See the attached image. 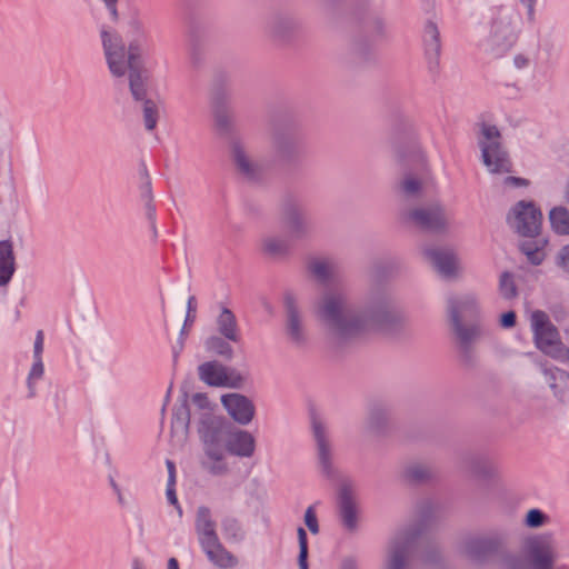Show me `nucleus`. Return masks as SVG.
<instances>
[{"label": "nucleus", "instance_id": "obj_1", "mask_svg": "<svg viewBox=\"0 0 569 569\" xmlns=\"http://www.w3.org/2000/svg\"><path fill=\"white\" fill-rule=\"evenodd\" d=\"M320 318L341 338L359 337L381 322L380 315L359 316L347 308L341 293L335 288L328 291L320 306Z\"/></svg>", "mask_w": 569, "mask_h": 569}, {"label": "nucleus", "instance_id": "obj_2", "mask_svg": "<svg viewBox=\"0 0 569 569\" xmlns=\"http://www.w3.org/2000/svg\"><path fill=\"white\" fill-rule=\"evenodd\" d=\"M146 37L141 40L130 42L128 57L126 59L124 48L121 39L116 34L102 31V43L109 69L114 76H123L127 68L130 70V90L136 100H142L146 96L140 54Z\"/></svg>", "mask_w": 569, "mask_h": 569}, {"label": "nucleus", "instance_id": "obj_3", "mask_svg": "<svg viewBox=\"0 0 569 569\" xmlns=\"http://www.w3.org/2000/svg\"><path fill=\"white\" fill-rule=\"evenodd\" d=\"M531 327L537 348L545 355L565 363L566 356H568L567 346L562 343L558 329L549 316L540 310L533 311Z\"/></svg>", "mask_w": 569, "mask_h": 569}, {"label": "nucleus", "instance_id": "obj_4", "mask_svg": "<svg viewBox=\"0 0 569 569\" xmlns=\"http://www.w3.org/2000/svg\"><path fill=\"white\" fill-rule=\"evenodd\" d=\"M480 148L486 167L493 173L511 171L512 163L507 152L501 147V136L496 126L482 122Z\"/></svg>", "mask_w": 569, "mask_h": 569}, {"label": "nucleus", "instance_id": "obj_5", "mask_svg": "<svg viewBox=\"0 0 569 569\" xmlns=\"http://www.w3.org/2000/svg\"><path fill=\"white\" fill-rule=\"evenodd\" d=\"M511 226L525 237H535L539 233L542 214L532 201H520L509 217Z\"/></svg>", "mask_w": 569, "mask_h": 569}, {"label": "nucleus", "instance_id": "obj_6", "mask_svg": "<svg viewBox=\"0 0 569 569\" xmlns=\"http://www.w3.org/2000/svg\"><path fill=\"white\" fill-rule=\"evenodd\" d=\"M451 321L459 341L463 345L470 342L477 335L478 328L473 325L465 327V318L472 319L477 313V307L472 299L453 300L450 302Z\"/></svg>", "mask_w": 569, "mask_h": 569}, {"label": "nucleus", "instance_id": "obj_7", "mask_svg": "<svg viewBox=\"0 0 569 569\" xmlns=\"http://www.w3.org/2000/svg\"><path fill=\"white\" fill-rule=\"evenodd\" d=\"M222 430L209 432L204 437L206 455L210 461H204L203 467L213 475L224 472L226 465L222 462L223 448L221 445Z\"/></svg>", "mask_w": 569, "mask_h": 569}, {"label": "nucleus", "instance_id": "obj_8", "mask_svg": "<svg viewBox=\"0 0 569 569\" xmlns=\"http://www.w3.org/2000/svg\"><path fill=\"white\" fill-rule=\"evenodd\" d=\"M221 401L229 415L239 423H249L254 415V407L249 399L239 393L226 395Z\"/></svg>", "mask_w": 569, "mask_h": 569}, {"label": "nucleus", "instance_id": "obj_9", "mask_svg": "<svg viewBox=\"0 0 569 569\" xmlns=\"http://www.w3.org/2000/svg\"><path fill=\"white\" fill-rule=\"evenodd\" d=\"M435 268L443 277L455 276L459 269L458 260L450 250L435 249L426 252Z\"/></svg>", "mask_w": 569, "mask_h": 569}, {"label": "nucleus", "instance_id": "obj_10", "mask_svg": "<svg viewBox=\"0 0 569 569\" xmlns=\"http://www.w3.org/2000/svg\"><path fill=\"white\" fill-rule=\"evenodd\" d=\"M227 449L233 455L250 457L254 451V439L247 431H228Z\"/></svg>", "mask_w": 569, "mask_h": 569}, {"label": "nucleus", "instance_id": "obj_11", "mask_svg": "<svg viewBox=\"0 0 569 569\" xmlns=\"http://www.w3.org/2000/svg\"><path fill=\"white\" fill-rule=\"evenodd\" d=\"M545 375L555 397L561 402H569V372L555 367L545 369Z\"/></svg>", "mask_w": 569, "mask_h": 569}, {"label": "nucleus", "instance_id": "obj_12", "mask_svg": "<svg viewBox=\"0 0 569 569\" xmlns=\"http://www.w3.org/2000/svg\"><path fill=\"white\" fill-rule=\"evenodd\" d=\"M201 546L204 549L208 558L214 565L221 568H232L237 566V558L219 542L218 538L212 541L204 542V545Z\"/></svg>", "mask_w": 569, "mask_h": 569}, {"label": "nucleus", "instance_id": "obj_13", "mask_svg": "<svg viewBox=\"0 0 569 569\" xmlns=\"http://www.w3.org/2000/svg\"><path fill=\"white\" fill-rule=\"evenodd\" d=\"M413 222L426 230H438L445 226V216L439 208L415 210L411 213Z\"/></svg>", "mask_w": 569, "mask_h": 569}, {"label": "nucleus", "instance_id": "obj_14", "mask_svg": "<svg viewBox=\"0 0 569 569\" xmlns=\"http://www.w3.org/2000/svg\"><path fill=\"white\" fill-rule=\"evenodd\" d=\"M196 530L199 535L200 543L212 541L218 538L214 529V522L211 519L210 509L200 507L196 516Z\"/></svg>", "mask_w": 569, "mask_h": 569}, {"label": "nucleus", "instance_id": "obj_15", "mask_svg": "<svg viewBox=\"0 0 569 569\" xmlns=\"http://www.w3.org/2000/svg\"><path fill=\"white\" fill-rule=\"evenodd\" d=\"M339 505L343 523L352 529L356 526V502L351 487L343 486L339 493Z\"/></svg>", "mask_w": 569, "mask_h": 569}, {"label": "nucleus", "instance_id": "obj_16", "mask_svg": "<svg viewBox=\"0 0 569 569\" xmlns=\"http://www.w3.org/2000/svg\"><path fill=\"white\" fill-rule=\"evenodd\" d=\"M14 256L9 241L0 242V286L7 284L14 272Z\"/></svg>", "mask_w": 569, "mask_h": 569}, {"label": "nucleus", "instance_id": "obj_17", "mask_svg": "<svg viewBox=\"0 0 569 569\" xmlns=\"http://www.w3.org/2000/svg\"><path fill=\"white\" fill-rule=\"evenodd\" d=\"M531 556L536 569H551L553 552L548 543L543 541L532 542Z\"/></svg>", "mask_w": 569, "mask_h": 569}, {"label": "nucleus", "instance_id": "obj_18", "mask_svg": "<svg viewBox=\"0 0 569 569\" xmlns=\"http://www.w3.org/2000/svg\"><path fill=\"white\" fill-rule=\"evenodd\" d=\"M200 378L212 386H221L224 385L227 380V375L220 365L217 362H207L199 367Z\"/></svg>", "mask_w": 569, "mask_h": 569}, {"label": "nucleus", "instance_id": "obj_19", "mask_svg": "<svg viewBox=\"0 0 569 569\" xmlns=\"http://www.w3.org/2000/svg\"><path fill=\"white\" fill-rule=\"evenodd\" d=\"M309 269L321 283H329L333 279L335 266L327 259H312L309 263Z\"/></svg>", "mask_w": 569, "mask_h": 569}, {"label": "nucleus", "instance_id": "obj_20", "mask_svg": "<svg viewBox=\"0 0 569 569\" xmlns=\"http://www.w3.org/2000/svg\"><path fill=\"white\" fill-rule=\"evenodd\" d=\"M219 331L229 340L238 341L237 320L231 310L224 308L218 318Z\"/></svg>", "mask_w": 569, "mask_h": 569}, {"label": "nucleus", "instance_id": "obj_21", "mask_svg": "<svg viewBox=\"0 0 569 569\" xmlns=\"http://www.w3.org/2000/svg\"><path fill=\"white\" fill-rule=\"evenodd\" d=\"M312 429L313 435L318 445L319 458L325 469H328L329 465V446L326 439L325 429L321 422L312 417Z\"/></svg>", "mask_w": 569, "mask_h": 569}, {"label": "nucleus", "instance_id": "obj_22", "mask_svg": "<svg viewBox=\"0 0 569 569\" xmlns=\"http://www.w3.org/2000/svg\"><path fill=\"white\" fill-rule=\"evenodd\" d=\"M409 543L408 539L392 543L388 569H405Z\"/></svg>", "mask_w": 569, "mask_h": 569}, {"label": "nucleus", "instance_id": "obj_23", "mask_svg": "<svg viewBox=\"0 0 569 569\" xmlns=\"http://www.w3.org/2000/svg\"><path fill=\"white\" fill-rule=\"evenodd\" d=\"M550 222L553 230L560 234H569V211L558 207L550 212Z\"/></svg>", "mask_w": 569, "mask_h": 569}, {"label": "nucleus", "instance_id": "obj_24", "mask_svg": "<svg viewBox=\"0 0 569 569\" xmlns=\"http://www.w3.org/2000/svg\"><path fill=\"white\" fill-rule=\"evenodd\" d=\"M286 307L288 312V329L295 340L301 337L300 320L296 310L295 301L291 297L286 298Z\"/></svg>", "mask_w": 569, "mask_h": 569}, {"label": "nucleus", "instance_id": "obj_25", "mask_svg": "<svg viewBox=\"0 0 569 569\" xmlns=\"http://www.w3.org/2000/svg\"><path fill=\"white\" fill-rule=\"evenodd\" d=\"M521 250L533 264H540L545 259L542 249L535 241H525L521 244Z\"/></svg>", "mask_w": 569, "mask_h": 569}, {"label": "nucleus", "instance_id": "obj_26", "mask_svg": "<svg viewBox=\"0 0 569 569\" xmlns=\"http://www.w3.org/2000/svg\"><path fill=\"white\" fill-rule=\"evenodd\" d=\"M425 32H426V37H429V39H430L429 43L427 44V52L428 53L432 52L435 56H438L440 44H439V32H438L437 26L431 22L428 23L426 26Z\"/></svg>", "mask_w": 569, "mask_h": 569}, {"label": "nucleus", "instance_id": "obj_27", "mask_svg": "<svg viewBox=\"0 0 569 569\" xmlns=\"http://www.w3.org/2000/svg\"><path fill=\"white\" fill-rule=\"evenodd\" d=\"M495 543L491 540H476L468 546V553L473 558H480L488 551L493 549Z\"/></svg>", "mask_w": 569, "mask_h": 569}, {"label": "nucleus", "instance_id": "obj_28", "mask_svg": "<svg viewBox=\"0 0 569 569\" xmlns=\"http://www.w3.org/2000/svg\"><path fill=\"white\" fill-rule=\"evenodd\" d=\"M144 123L148 130H153L158 121V111L156 103L151 100H147L143 107Z\"/></svg>", "mask_w": 569, "mask_h": 569}, {"label": "nucleus", "instance_id": "obj_29", "mask_svg": "<svg viewBox=\"0 0 569 569\" xmlns=\"http://www.w3.org/2000/svg\"><path fill=\"white\" fill-rule=\"evenodd\" d=\"M499 290H500V293L505 298L509 299V298H512L516 296L517 288H516L513 278L510 273H508V272L502 273V276L500 278Z\"/></svg>", "mask_w": 569, "mask_h": 569}, {"label": "nucleus", "instance_id": "obj_30", "mask_svg": "<svg viewBox=\"0 0 569 569\" xmlns=\"http://www.w3.org/2000/svg\"><path fill=\"white\" fill-rule=\"evenodd\" d=\"M298 540L300 547L299 553V566L300 569H308L307 558H308V540L307 533L303 528L298 529Z\"/></svg>", "mask_w": 569, "mask_h": 569}, {"label": "nucleus", "instance_id": "obj_31", "mask_svg": "<svg viewBox=\"0 0 569 569\" xmlns=\"http://www.w3.org/2000/svg\"><path fill=\"white\" fill-rule=\"evenodd\" d=\"M222 530L227 538L239 539L240 538V525L234 518H226L222 521Z\"/></svg>", "mask_w": 569, "mask_h": 569}, {"label": "nucleus", "instance_id": "obj_32", "mask_svg": "<svg viewBox=\"0 0 569 569\" xmlns=\"http://www.w3.org/2000/svg\"><path fill=\"white\" fill-rule=\"evenodd\" d=\"M233 156H234V161H236L237 166L239 167V169L247 176H251L252 174V166H251L250 161L247 159L243 151L240 150L239 148H236Z\"/></svg>", "mask_w": 569, "mask_h": 569}, {"label": "nucleus", "instance_id": "obj_33", "mask_svg": "<svg viewBox=\"0 0 569 569\" xmlns=\"http://www.w3.org/2000/svg\"><path fill=\"white\" fill-rule=\"evenodd\" d=\"M305 521H306L307 527L309 528V530L312 533H318L319 526H318L316 510L312 506L307 509L306 516H305Z\"/></svg>", "mask_w": 569, "mask_h": 569}, {"label": "nucleus", "instance_id": "obj_34", "mask_svg": "<svg viewBox=\"0 0 569 569\" xmlns=\"http://www.w3.org/2000/svg\"><path fill=\"white\" fill-rule=\"evenodd\" d=\"M545 515L537 510L532 509L528 512L526 522L529 527H539L543 523Z\"/></svg>", "mask_w": 569, "mask_h": 569}, {"label": "nucleus", "instance_id": "obj_35", "mask_svg": "<svg viewBox=\"0 0 569 569\" xmlns=\"http://www.w3.org/2000/svg\"><path fill=\"white\" fill-rule=\"evenodd\" d=\"M264 249L269 253L279 254V253H282L284 251L286 244L282 241L274 240V239H269L264 243Z\"/></svg>", "mask_w": 569, "mask_h": 569}, {"label": "nucleus", "instance_id": "obj_36", "mask_svg": "<svg viewBox=\"0 0 569 569\" xmlns=\"http://www.w3.org/2000/svg\"><path fill=\"white\" fill-rule=\"evenodd\" d=\"M557 264L569 273V244L563 247L557 256Z\"/></svg>", "mask_w": 569, "mask_h": 569}, {"label": "nucleus", "instance_id": "obj_37", "mask_svg": "<svg viewBox=\"0 0 569 569\" xmlns=\"http://www.w3.org/2000/svg\"><path fill=\"white\" fill-rule=\"evenodd\" d=\"M420 188V182L413 177H407L402 182V189L408 194L416 193Z\"/></svg>", "mask_w": 569, "mask_h": 569}, {"label": "nucleus", "instance_id": "obj_38", "mask_svg": "<svg viewBox=\"0 0 569 569\" xmlns=\"http://www.w3.org/2000/svg\"><path fill=\"white\" fill-rule=\"evenodd\" d=\"M43 375V363H42V360L41 359H36L32 368H31V371H30V375H29V386H31L32 381L33 380H38L42 377Z\"/></svg>", "mask_w": 569, "mask_h": 569}, {"label": "nucleus", "instance_id": "obj_39", "mask_svg": "<svg viewBox=\"0 0 569 569\" xmlns=\"http://www.w3.org/2000/svg\"><path fill=\"white\" fill-rule=\"evenodd\" d=\"M43 331L39 330L34 341V359H41V353L43 351Z\"/></svg>", "mask_w": 569, "mask_h": 569}, {"label": "nucleus", "instance_id": "obj_40", "mask_svg": "<svg viewBox=\"0 0 569 569\" xmlns=\"http://www.w3.org/2000/svg\"><path fill=\"white\" fill-rule=\"evenodd\" d=\"M196 312H197V300L193 296H191L188 299V313L186 322L192 323L196 319Z\"/></svg>", "mask_w": 569, "mask_h": 569}, {"label": "nucleus", "instance_id": "obj_41", "mask_svg": "<svg viewBox=\"0 0 569 569\" xmlns=\"http://www.w3.org/2000/svg\"><path fill=\"white\" fill-rule=\"evenodd\" d=\"M516 325V313L513 311L506 312L501 316V326L511 328Z\"/></svg>", "mask_w": 569, "mask_h": 569}, {"label": "nucleus", "instance_id": "obj_42", "mask_svg": "<svg viewBox=\"0 0 569 569\" xmlns=\"http://www.w3.org/2000/svg\"><path fill=\"white\" fill-rule=\"evenodd\" d=\"M174 486L176 485H170V482H168V488H167V498L169 500V502L173 506H177L178 507V510H179V513L181 515L182 513V510L181 508L178 506V499H177V495H176V489H174Z\"/></svg>", "mask_w": 569, "mask_h": 569}, {"label": "nucleus", "instance_id": "obj_43", "mask_svg": "<svg viewBox=\"0 0 569 569\" xmlns=\"http://www.w3.org/2000/svg\"><path fill=\"white\" fill-rule=\"evenodd\" d=\"M505 183L512 187H527L529 181L523 178L508 177Z\"/></svg>", "mask_w": 569, "mask_h": 569}, {"label": "nucleus", "instance_id": "obj_44", "mask_svg": "<svg viewBox=\"0 0 569 569\" xmlns=\"http://www.w3.org/2000/svg\"><path fill=\"white\" fill-rule=\"evenodd\" d=\"M217 342L219 345V347H214L212 346V348H217V351L220 353V355H230L231 352V348L228 343L221 341L220 339H216L212 341V343Z\"/></svg>", "mask_w": 569, "mask_h": 569}, {"label": "nucleus", "instance_id": "obj_45", "mask_svg": "<svg viewBox=\"0 0 569 569\" xmlns=\"http://www.w3.org/2000/svg\"><path fill=\"white\" fill-rule=\"evenodd\" d=\"M168 473H169V480L170 485H176V466L174 462L171 460L166 461Z\"/></svg>", "mask_w": 569, "mask_h": 569}, {"label": "nucleus", "instance_id": "obj_46", "mask_svg": "<svg viewBox=\"0 0 569 569\" xmlns=\"http://www.w3.org/2000/svg\"><path fill=\"white\" fill-rule=\"evenodd\" d=\"M409 477L415 480H421L425 478V471L421 468H413L410 470Z\"/></svg>", "mask_w": 569, "mask_h": 569}, {"label": "nucleus", "instance_id": "obj_47", "mask_svg": "<svg viewBox=\"0 0 569 569\" xmlns=\"http://www.w3.org/2000/svg\"><path fill=\"white\" fill-rule=\"evenodd\" d=\"M107 7L110 9L112 16L116 18L117 17V8H116V4H117V0H104Z\"/></svg>", "mask_w": 569, "mask_h": 569}, {"label": "nucleus", "instance_id": "obj_48", "mask_svg": "<svg viewBox=\"0 0 569 569\" xmlns=\"http://www.w3.org/2000/svg\"><path fill=\"white\" fill-rule=\"evenodd\" d=\"M515 62H516L518 68H522V67H525L527 64V59L521 57V56H519V57L516 58Z\"/></svg>", "mask_w": 569, "mask_h": 569}, {"label": "nucleus", "instance_id": "obj_49", "mask_svg": "<svg viewBox=\"0 0 569 569\" xmlns=\"http://www.w3.org/2000/svg\"><path fill=\"white\" fill-rule=\"evenodd\" d=\"M168 569H179V565L176 558H170L168 561Z\"/></svg>", "mask_w": 569, "mask_h": 569}, {"label": "nucleus", "instance_id": "obj_50", "mask_svg": "<svg viewBox=\"0 0 569 569\" xmlns=\"http://www.w3.org/2000/svg\"><path fill=\"white\" fill-rule=\"evenodd\" d=\"M523 3L528 4L530 12L532 11V6L535 0H521Z\"/></svg>", "mask_w": 569, "mask_h": 569}]
</instances>
